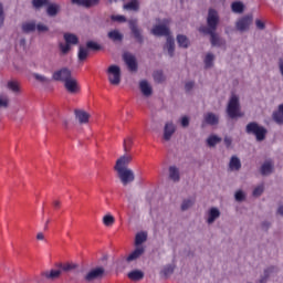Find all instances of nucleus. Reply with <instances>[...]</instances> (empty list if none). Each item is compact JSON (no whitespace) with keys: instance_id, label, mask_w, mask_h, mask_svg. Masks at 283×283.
<instances>
[{"instance_id":"nucleus-54","label":"nucleus","mask_w":283,"mask_h":283,"mask_svg":"<svg viewBox=\"0 0 283 283\" xmlns=\"http://www.w3.org/2000/svg\"><path fill=\"white\" fill-rule=\"evenodd\" d=\"M256 28L259 29V30H264L265 29V24H264V22H262V20H256Z\"/></svg>"},{"instance_id":"nucleus-51","label":"nucleus","mask_w":283,"mask_h":283,"mask_svg":"<svg viewBox=\"0 0 283 283\" xmlns=\"http://www.w3.org/2000/svg\"><path fill=\"white\" fill-rule=\"evenodd\" d=\"M4 22V13H3V7L0 2V28L3 25Z\"/></svg>"},{"instance_id":"nucleus-45","label":"nucleus","mask_w":283,"mask_h":283,"mask_svg":"<svg viewBox=\"0 0 283 283\" xmlns=\"http://www.w3.org/2000/svg\"><path fill=\"white\" fill-rule=\"evenodd\" d=\"M195 203L193 200H185L182 202V206H181V209L185 211V210H188L192 205Z\"/></svg>"},{"instance_id":"nucleus-26","label":"nucleus","mask_w":283,"mask_h":283,"mask_svg":"<svg viewBox=\"0 0 283 283\" xmlns=\"http://www.w3.org/2000/svg\"><path fill=\"white\" fill-rule=\"evenodd\" d=\"M220 217V211L217 208H212L209 212L208 223L211 224Z\"/></svg>"},{"instance_id":"nucleus-55","label":"nucleus","mask_w":283,"mask_h":283,"mask_svg":"<svg viewBox=\"0 0 283 283\" xmlns=\"http://www.w3.org/2000/svg\"><path fill=\"white\" fill-rule=\"evenodd\" d=\"M195 86V83L193 82H188L185 86L186 91L187 92H190Z\"/></svg>"},{"instance_id":"nucleus-46","label":"nucleus","mask_w":283,"mask_h":283,"mask_svg":"<svg viewBox=\"0 0 283 283\" xmlns=\"http://www.w3.org/2000/svg\"><path fill=\"white\" fill-rule=\"evenodd\" d=\"M263 191H264V186L261 185V186H259V187H256V188L254 189L253 196H254V197H259V196H261V195L263 193Z\"/></svg>"},{"instance_id":"nucleus-49","label":"nucleus","mask_w":283,"mask_h":283,"mask_svg":"<svg viewBox=\"0 0 283 283\" xmlns=\"http://www.w3.org/2000/svg\"><path fill=\"white\" fill-rule=\"evenodd\" d=\"M60 268L63 270V271H70V270H73L75 268L74 264H70V263H66V264H61Z\"/></svg>"},{"instance_id":"nucleus-17","label":"nucleus","mask_w":283,"mask_h":283,"mask_svg":"<svg viewBox=\"0 0 283 283\" xmlns=\"http://www.w3.org/2000/svg\"><path fill=\"white\" fill-rule=\"evenodd\" d=\"M74 113H75V117L80 122V124L88 123L90 115L86 112L76 109Z\"/></svg>"},{"instance_id":"nucleus-42","label":"nucleus","mask_w":283,"mask_h":283,"mask_svg":"<svg viewBox=\"0 0 283 283\" xmlns=\"http://www.w3.org/2000/svg\"><path fill=\"white\" fill-rule=\"evenodd\" d=\"M86 49L90 51H99L102 48L99 44L93 42V41H90L86 43Z\"/></svg>"},{"instance_id":"nucleus-52","label":"nucleus","mask_w":283,"mask_h":283,"mask_svg":"<svg viewBox=\"0 0 283 283\" xmlns=\"http://www.w3.org/2000/svg\"><path fill=\"white\" fill-rule=\"evenodd\" d=\"M244 198H245V196H244V193H243L242 191H238V192L235 193V199H237L238 201H243Z\"/></svg>"},{"instance_id":"nucleus-60","label":"nucleus","mask_w":283,"mask_h":283,"mask_svg":"<svg viewBox=\"0 0 283 283\" xmlns=\"http://www.w3.org/2000/svg\"><path fill=\"white\" fill-rule=\"evenodd\" d=\"M36 239L40 241L44 240V234L42 232L38 233Z\"/></svg>"},{"instance_id":"nucleus-38","label":"nucleus","mask_w":283,"mask_h":283,"mask_svg":"<svg viewBox=\"0 0 283 283\" xmlns=\"http://www.w3.org/2000/svg\"><path fill=\"white\" fill-rule=\"evenodd\" d=\"M32 4L35 9H40L44 6H49V0H32Z\"/></svg>"},{"instance_id":"nucleus-21","label":"nucleus","mask_w":283,"mask_h":283,"mask_svg":"<svg viewBox=\"0 0 283 283\" xmlns=\"http://www.w3.org/2000/svg\"><path fill=\"white\" fill-rule=\"evenodd\" d=\"M124 9L128 11L137 12L139 10V2L138 0H130L127 4H124Z\"/></svg>"},{"instance_id":"nucleus-61","label":"nucleus","mask_w":283,"mask_h":283,"mask_svg":"<svg viewBox=\"0 0 283 283\" xmlns=\"http://www.w3.org/2000/svg\"><path fill=\"white\" fill-rule=\"evenodd\" d=\"M53 206L55 209H59L61 207V202L56 200L53 202Z\"/></svg>"},{"instance_id":"nucleus-50","label":"nucleus","mask_w":283,"mask_h":283,"mask_svg":"<svg viewBox=\"0 0 283 283\" xmlns=\"http://www.w3.org/2000/svg\"><path fill=\"white\" fill-rule=\"evenodd\" d=\"M35 28L39 32H48L49 31V29H48V27H45V24L40 23V24H36Z\"/></svg>"},{"instance_id":"nucleus-5","label":"nucleus","mask_w":283,"mask_h":283,"mask_svg":"<svg viewBox=\"0 0 283 283\" xmlns=\"http://www.w3.org/2000/svg\"><path fill=\"white\" fill-rule=\"evenodd\" d=\"M118 174V178L120 179L122 184L124 186H127L128 184L133 182L135 180V175L133 170L125 168V169H115Z\"/></svg>"},{"instance_id":"nucleus-63","label":"nucleus","mask_w":283,"mask_h":283,"mask_svg":"<svg viewBox=\"0 0 283 283\" xmlns=\"http://www.w3.org/2000/svg\"><path fill=\"white\" fill-rule=\"evenodd\" d=\"M277 213L282 214L283 216V206H281L277 210Z\"/></svg>"},{"instance_id":"nucleus-22","label":"nucleus","mask_w":283,"mask_h":283,"mask_svg":"<svg viewBox=\"0 0 283 283\" xmlns=\"http://www.w3.org/2000/svg\"><path fill=\"white\" fill-rule=\"evenodd\" d=\"M144 248L140 247V248H136V250L130 253L127 258V262H132V261H135L136 259H138L143 253H144Z\"/></svg>"},{"instance_id":"nucleus-14","label":"nucleus","mask_w":283,"mask_h":283,"mask_svg":"<svg viewBox=\"0 0 283 283\" xmlns=\"http://www.w3.org/2000/svg\"><path fill=\"white\" fill-rule=\"evenodd\" d=\"M64 86H65L66 91H67L69 93H71V94H75V93H77L78 90H80L76 80H74V78H72V77H71L69 81H66V82L64 83Z\"/></svg>"},{"instance_id":"nucleus-40","label":"nucleus","mask_w":283,"mask_h":283,"mask_svg":"<svg viewBox=\"0 0 283 283\" xmlns=\"http://www.w3.org/2000/svg\"><path fill=\"white\" fill-rule=\"evenodd\" d=\"M115 222V218L111 214H107L103 218V223L106 226V227H111L113 226Z\"/></svg>"},{"instance_id":"nucleus-64","label":"nucleus","mask_w":283,"mask_h":283,"mask_svg":"<svg viewBox=\"0 0 283 283\" xmlns=\"http://www.w3.org/2000/svg\"><path fill=\"white\" fill-rule=\"evenodd\" d=\"M280 71H281V74L283 75V62L280 63Z\"/></svg>"},{"instance_id":"nucleus-37","label":"nucleus","mask_w":283,"mask_h":283,"mask_svg":"<svg viewBox=\"0 0 283 283\" xmlns=\"http://www.w3.org/2000/svg\"><path fill=\"white\" fill-rule=\"evenodd\" d=\"M147 240V234L144 232H140L136 235L135 244L138 247L142 243H144Z\"/></svg>"},{"instance_id":"nucleus-59","label":"nucleus","mask_w":283,"mask_h":283,"mask_svg":"<svg viewBox=\"0 0 283 283\" xmlns=\"http://www.w3.org/2000/svg\"><path fill=\"white\" fill-rule=\"evenodd\" d=\"M269 277V270L265 271V276L260 280V283H266Z\"/></svg>"},{"instance_id":"nucleus-9","label":"nucleus","mask_w":283,"mask_h":283,"mask_svg":"<svg viewBox=\"0 0 283 283\" xmlns=\"http://www.w3.org/2000/svg\"><path fill=\"white\" fill-rule=\"evenodd\" d=\"M123 60L126 63V65L130 72H136L138 70V64H137L136 57L133 54H130L128 52L125 53L123 55Z\"/></svg>"},{"instance_id":"nucleus-2","label":"nucleus","mask_w":283,"mask_h":283,"mask_svg":"<svg viewBox=\"0 0 283 283\" xmlns=\"http://www.w3.org/2000/svg\"><path fill=\"white\" fill-rule=\"evenodd\" d=\"M247 133L249 135H254L258 142H262L265 139L268 130L256 123H250L247 126Z\"/></svg>"},{"instance_id":"nucleus-62","label":"nucleus","mask_w":283,"mask_h":283,"mask_svg":"<svg viewBox=\"0 0 283 283\" xmlns=\"http://www.w3.org/2000/svg\"><path fill=\"white\" fill-rule=\"evenodd\" d=\"M20 45L24 49L25 48V40L24 39H22L21 41H20Z\"/></svg>"},{"instance_id":"nucleus-48","label":"nucleus","mask_w":283,"mask_h":283,"mask_svg":"<svg viewBox=\"0 0 283 283\" xmlns=\"http://www.w3.org/2000/svg\"><path fill=\"white\" fill-rule=\"evenodd\" d=\"M112 20H113V21L120 22V23L126 22L125 15H112Z\"/></svg>"},{"instance_id":"nucleus-7","label":"nucleus","mask_w":283,"mask_h":283,"mask_svg":"<svg viewBox=\"0 0 283 283\" xmlns=\"http://www.w3.org/2000/svg\"><path fill=\"white\" fill-rule=\"evenodd\" d=\"M105 273V270L104 268L99 266V268H95L93 270H91L85 276H84V280L86 282H92L94 280H98V279H102L103 275Z\"/></svg>"},{"instance_id":"nucleus-47","label":"nucleus","mask_w":283,"mask_h":283,"mask_svg":"<svg viewBox=\"0 0 283 283\" xmlns=\"http://www.w3.org/2000/svg\"><path fill=\"white\" fill-rule=\"evenodd\" d=\"M164 275L167 277L169 276L170 274L174 273V266L172 265H167L164 271H163Z\"/></svg>"},{"instance_id":"nucleus-39","label":"nucleus","mask_w":283,"mask_h":283,"mask_svg":"<svg viewBox=\"0 0 283 283\" xmlns=\"http://www.w3.org/2000/svg\"><path fill=\"white\" fill-rule=\"evenodd\" d=\"M213 61H214V55L211 54V53H209V54L206 56V59H205L206 67H207V69L212 67Z\"/></svg>"},{"instance_id":"nucleus-1","label":"nucleus","mask_w":283,"mask_h":283,"mask_svg":"<svg viewBox=\"0 0 283 283\" xmlns=\"http://www.w3.org/2000/svg\"><path fill=\"white\" fill-rule=\"evenodd\" d=\"M219 23V15L216 9H209L208 27H200L199 31L211 36V44L213 46L221 45V39L216 34L217 25Z\"/></svg>"},{"instance_id":"nucleus-25","label":"nucleus","mask_w":283,"mask_h":283,"mask_svg":"<svg viewBox=\"0 0 283 283\" xmlns=\"http://www.w3.org/2000/svg\"><path fill=\"white\" fill-rule=\"evenodd\" d=\"M205 120L207 124L213 126V125H217L219 123V118L212 114V113H209L205 116Z\"/></svg>"},{"instance_id":"nucleus-35","label":"nucleus","mask_w":283,"mask_h":283,"mask_svg":"<svg viewBox=\"0 0 283 283\" xmlns=\"http://www.w3.org/2000/svg\"><path fill=\"white\" fill-rule=\"evenodd\" d=\"M221 142L222 139L216 135L210 136L207 140L209 147H214L217 144Z\"/></svg>"},{"instance_id":"nucleus-30","label":"nucleus","mask_w":283,"mask_h":283,"mask_svg":"<svg viewBox=\"0 0 283 283\" xmlns=\"http://www.w3.org/2000/svg\"><path fill=\"white\" fill-rule=\"evenodd\" d=\"M273 118L277 124H283V104L280 105L279 112L273 114Z\"/></svg>"},{"instance_id":"nucleus-33","label":"nucleus","mask_w":283,"mask_h":283,"mask_svg":"<svg viewBox=\"0 0 283 283\" xmlns=\"http://www.w3.org/2000/svg\"><path fill=\"white\" fill-rule=\"evenodd\" d=\"M177 41L180 48L187 49L189 46V40L185 35H178Z\"/></svg>"},{"instance_id":"nucleus-12","label":"nucleus","mask_w":283,"mask_h":283,"mask_svg":"<svg viewBox=\"0 0 283 283\" xmlns=\"http://www.w3.org/2000/svg\"><path fill=\"white\" fill-rule=\"evenodd\" d=\"M133 160V156L128 155V153H126L124 156H122L115 165V170L118 169H127V166L132 163Z\"/></svg>"},{"instance_id":"nucleus-8","label":"nucleus","mask_w":283,"mask_h":283,"mask_svg":"<svg viewBox=\"0 0 283 283\" xmlns=\"http://www.w3.org/2000/svg\"><path fill=\"white\" fill-rule=\"evenodd\" d=\"M72 78V73L67 69H62L53 74V80L57 82H64V84Z\"/></svg>"},{"instance_id":"nucleus-23","label":"nucleus","mask_w":283,"mask_h":283,"mask_svg":"<svg viewBox=\"0 0 283 283\" xmlns=\"http://www.w3.org/2000/svg\"><path fill=\"white\" fill-rule=\"evenodd\" d=\"M128 277L132 281H140L144 279V273L142 271L135 270L128 273Z\"/></svg>"},{"instance_id":"nucleus-31","label":"nucleus","mask_w":283,"mask_h":283,"mask_svg":"<svg viewBox=\"0 0 283 283\" xmlns=\"http://www.w3.org/2000/svg\"><path fill=\"white\" fill-rule=\"evenodd\" d=\"M87 56H88V50L83 46H80L78 54H77L78 61L84 62L87 59Z\"/></svg>"},{"instance_id":"nucleus-13","label":"nucleus","mask_w":283,"mask_h":283,"mask_svg":"<svg viewBox=\"0 0 283 283\" xmlns=\"http://www.w3.org/2000/svg\"><path fill=\"white\" fill-rule=\"evenodd\" d=\"M151 33L156 36H169L170 31L168 27H165V24H156L151 31Z\"/></svg>"},{"instance_id":"nucleus-10","label":"nucleus","mask_w":283,"mask_h":283,"mask_svg":"<svg viewBox=\"0 0 283 283\" xmlns=\"http://www.w3.org/2000/svg\"><path fill=\"white\" fill-rule=\"evenodd\" d=\"M253 21V17L252 15H244L243 18H241L240 20H238L237 22V29L240 32H244L247 30H249L251 23Z\"/></svg>"},{"instance_id":"nucleus-36","label":"nucleus","mask_w":283,"mask_h":283,"mask_svg":"<svg viewBox=\"0 0 283 283\" xmlns=\"http://www.w3.org/2000/svg\"><path fill=\"white\" fill-rule=\"evenodd\" d=\"M232 11L234 13H242L244 11V6L242 2H232Z\"/></svg>"},{"instance_id":"nucleus-34","label":"nucleus","mask_w":283,"mask_h":283,"mask_svg":"<svg viewBox=\"0 0 283 283\" xmlns=\"http://www.w3.org/2000/svg\"><path fill=\"white\" fill-rule=\"evenodd\" d=\"M167 49H168L169 55L172 57L175 52V40L170 36H168L167 39Z\"/></svg>"},{"instance_id":"nucleus-11","label":"nucleus","mask_w":283,"mask_h":283,"mask_svg":"<svg viewBox=\"0 0 283 283\" xmlns=\"http://www.w3.org/2000/svg\"><path fill=\"white\" fill-rule=\"evenodd\" d=\"M129 29L134 34V38L137 40L139 44L144 43V38L142 35L140 30L138 29L137 20H129Z\"/></svg>"},{"instance_id":"nucleus-16","label":"nucleus","mask_w":283,"mask_h":283,"mask_svg":"<svg viewBox=\"0 0 283 283\" xmlns=\"http://www.w3.org/2000/svg\"><path fill=\"white\" fill-rule=\"evenodd\" d=\"M99 0H72L73 4L82 6L85 8H91L97 6Z\"/></svg>"},{"instance_id":"nucleus-32","label":"nucleus","mask_w":283,"mask_h":283,"mask_svg":"<svg viewBox=\"0 0 283 283\" xmlns=\"http://www.w3.org/2000/svg\"><path fill=\"white\" fill-rule=\"evenodd\" d=\"M230 168L232 170H240L241 169V161L238 157H232L230 161Z\"/></svg>"},{"instance_id":"nucleus-20","label":"nucleus","mask_w":283,"mask_h":283,"mask_svg":"<svg viewBox=\"0 0 283 283\" xmlns=\"http://www.w3.org/2000/svg\"><path fill=\"white\" fill-rule=\"evenodd\" d=\"M61 275V270H51L50 272H43L42 276L49 280H55Z\"/></svg>"},{"instance_id":"nucleus-19","label":"nucleus","mask_w":283,"mask_h":283,"mask_svg":"<svg viewBox=\"0 0 283 283\" xmlns=\"http://www.w3.org/2000/svg\"><path fill=\"white\" fill-rule=\"evenodd\" d=\"M273 168H274V166H273V163L271 160L265 161L263 164V166L261 167V174L263 176H268V175L273 172Z\"/></svg>"},{"instance_id":"nucleus-3","label":"nucleus","mask_w":283,"mask_h":283,"mask_svg":"<svg viewBox=\"0 0 283 283\" xmlns=\"http://www.w3.org/2000/svg\"><path fill=\"white\" fill-rule=\"evenodd\" d=\"M64 41H65V44L63 43L59 44L60 51L63 55H66L71 51V45L78 44V38L72 33H65Z\"/></svg>"},{"instance_id":"nucleus-4","label":"nucleus","mask_w":283,"mask_h":283,"mask_svg":"<svg viewBox=\"0 0 283 283\" xmlns=\"http://www.w3.org/2000/svg\"><path fill=\"white\" fill-rule=\"evenodd\" d=\"M227 112L230 118H237L241 116L239 98L235 95L231 97Z\"/></svg>"},{"instance_id":"nucleus-15","label":"nucleus","mask_w":283,"mask_h":283,"mask_svg":"<svg viewBox=\"0 0 283 283\" xmlns=\"http://www.w3.org/2000/svg\"><path fill=\"white\" fill-rule=\"evenodd\" d=\"M176 127L172 123H167L165 126V132H164V138L165 140H170L171 136L175 134Z\"/></svg>"},{"instance_id":"nucleus-56","label":"nucleus","mask_w":283,"mask_h":283,"mask_svg":"<svg viewBox=\"0 0 283 283\" xmlns=\"http://www.w3.org/2000/svg\"><path fill=\"white\" fill-rule=\"evenodd\" d=\"M181 125H182V127H188L189 126V118L187 116H185L181 119Z\"/></svg>"},{"instance_id":"nucleus-41","label":"nucleus","mask_w":283,"mask_h":283,"mask_svg":"<svg viewBox=\"0 0 283 283\" xmlns=\"http://www.w3.org/2000/svg\"><path fill=\"white\" fill-rule=\"evenodd\" d=\"M132 146H133V140H132L130 137L124 139V151H125L126 154H128V153L130 151Z\"/></svg>"},{"instance_id":"nucleus-43","label":"nucleus","mask_w":283,"mask_h":283,"mask_svg":"<svg viewBox=\"0 0 283 283\" xmlns=\"http://www.w3.org/2000/svg\"><path fill=\"white\" fill-rule=\"evenodd\" d=\"M154 80H155V82H157V83L164 82V81H165V77H164L163 72H161V71H156V72L154 73Z\"/></svg>"},{"instance_id":"nucleus-24","label":"nucleus","mask_w":283,"mask_h":283,"mask_svg":"<svg viewBox=\"0 0 283 283\" xmlns=\"http://www.w3.org/2000/svg\"><path fill=\"white\" fill-rule=\"evenodd\" d=\"M169 177L174 181H179V179H180L179 169L175 166H171L169 168Z\"/></svg>"},{"instance_id":"nucleus-27","label":"nucleus","mask_w":283,"mask_h":283,"mask_svg":"<svg viewBox=\"0 0 283 283\" xmlns=\"http://www.w3.org/2000/svg\"><path fill=\"white\" fill-rule=\"evenodd\" d=\"M108 38L113 41V42H122L123 41V34H120L117 30L111 31L108 33Z\"/></svg>"},{"instance_id":"nucleus-58","label":"nucleus","mask_w":283,"mask_h":283,"mask_svg":"<svg viewBox=\"0 0 283 283\" xmlns=\"http://www.w3.org/2000/svg\"><path fill=\"white\" fill-rule=\"evenodd\" d=\"M8 106V99L0 97V107H7Z\"/></svg>"},{"instance_id":"nucleus-28","label":"nucleus","mask_w":283,"mask_h":283,"mask_svg":"<svg viewBox=\"0 0 283 283\" xmlns=\"http://www.w3.org/2000/svg\"><path fill=\"white\" fill-rule=\"evenodd\" d=\"M36 28V24L35 22H23L22 23V31L24 33H30V32H33Z\"/></svg>"},{"instance_id":"nucleus-57","label":"nucleus","mask_w":283,"mask_h":283,"mask_svg":"<svg viewBox=\"0 0 283 283\" xmlns=\"http://www.w3.org/2000/svg\"><path fill=\"white\" fill-rule=\"evenodd\" d=\"M224 144H226L227 148H230L231 145H232V139L230 137H226L224 138Z\"/></svg>"},{"instance_id":"nucleus-6","label":"nucleus","mask_w":283,"mask_h":283,"mask_svg":"<svg viewBox=\"0 0 283 283\" xmlns=\"http://www.w3.org/2000/svg\"><path fill=\"white\" fill-rule=\"evenodd\" d=\"M108 81L112 85H119L120 83V69L117 65H112L107 70Z\"/></svg>"},{"instance_id":"nucleus-44","label":"nucleus","mask_w":283,"mask_h":283,"mask_svg":"<svg viewBox=\"0 0 283 283\" xmlns=\"http://www.w3.org/2000/svg\"><path fill=\"white\" fill-rule=\"evenodd\" d=\"M8 88L11 90L13 93H18L20 91L19 84L17 82H9Z\"/></svg>"},{"instance_id":"nucleus-18","label":"nucleus","mask_w":283,"mask_h":283,"mask_svg":"<svg viewBox=\"0 0 283 283\" xmlns=\"http://www.w3.org/2000/svg\"><path fill=\"white\" fill-rule=\"evenodd\" d=\"M139 88H140L142 93H143L146 97H148V96H150V95L153 94V88H151V86L148 84L147 81H142V82L139 83Z\"/></svg>"},{"instance_id":"nucleus-29","label":"nucleus","mask_w":283,"mask_h":283,"mask_svg":"<svg viewBox=\"0 0 283 283\" xmlns=\"http://www.w3.org/2000/svg\"><path fill=\"white\" fill-rule=\"evenodd\" d=\"M60 11L59 4H48L46 13L50 17H55L57 12Z\"/></svg>"},{"instance_id":"nucleus-53","label":"nucleus","mask_w":283,"mask_h":283,"mask_svg":"<svg viewBox=\"0 0 283 283\" xmlns=\"http://www.w3.org/2000/svg\"><path fill=\"white\" fill-rule=\"evenodd\" d=\"M34 77L39 82H42V83H46L48 82V78L44 77L43 75L35 74Z\"/></svg>"}]
</instances>
